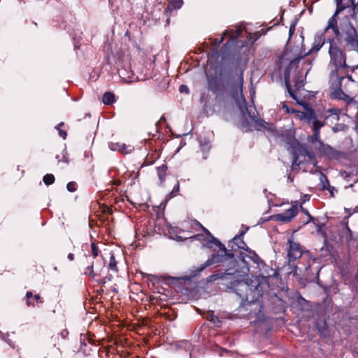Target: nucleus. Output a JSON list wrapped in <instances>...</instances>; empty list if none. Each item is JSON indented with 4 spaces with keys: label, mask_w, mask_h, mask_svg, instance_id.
Wrapping results in <instances>:
<instances>
[{
    "label": "nucleus",
    "mask_w": 358,
    "mask_h": 358,
    "mask_svg": "<svg viewBox=\"0 0 358 358\" xmlns=\"http://www.w3.org/2000/svg\"><path fill=\"white\" fill-rule=\"evenodd\" d=\"M231 288L242 299L236 310L237 317L254 319V322L264 319L263 305L259 301L263 296V288L257 278L235 280L231 282Z\"/></svg>",
    "instance_id": "1"
},
{
    "label": "nucleus",
    "mask_w": 358,
    "mask_h": 358,
    "mask_svg": "<svg viewBox=\"0 0 358 358\" xmlns=\"http://www.w3.org/2000/svg\"><path fill=\"white\" fill-rule=\"evenodd\" d=\"M215 244L219 248L217 253L212 255L204 264L198 267L194 268L190 271V277L194 278L198 276L206 268L213 265L217 264L226 267L225 271H219L213 273L208 277V282H214L219 279L227 278V276H233L240 273L235 268L236 260L234 253L227 250L225 245L222 244L217 238L211 236V240H209L206 245L210 248Z\"/></svg>",
    "instance_id": "2"
},
{
    "label": "nucleus",
    "mask_w": 358,
    "mask_h": 358,
    "mask_svg": "<svg viewBox=\"0 0 358 358\" xmlns=\"http://www.w3.org/2000/svg\"><path fill=\"white\" fill-rule=\"evenodd\" d=\"M336 5V10L333 15L328 21V24L324 29V32L329 29H332L335 38H338L340 34V30L338 26L337 17L344 10L348 13V16L352 20H357L358 16V0H334Z\"/></svg>",
    "instance_id": "3"
},
{
    "label": "nucleus",
    "mask_w": 358,
    "mask_h": 358,
    "mask_svg": "<svg viewBox=\"0 0 358 358\" xmlns=\"http://www.w3.org/2000/svg\"><path fill=\"white\" fill-rule=\"evenodd\" d=\"M329 43L328 53L330 57L329 66L334 67L332 71H336V75H338V71L347 67L346 55L338 45L334 38H327Z\"/></svg>",
    "instance_id": "4"
},
{
    "label": "nucleus",
    "mask_w": 358,
    "mask_h": 358,
    "mask_svg": "<svg viewBox=\"0 0 358 358\" xmlns=\"http://www.w3.org/2000/svg\"><path fill=\"white\" fill-rule=\"evenodd\" d=\"M293 148V167L299 166L302 163L307 162L308 161L306 160V158L309 159L310 163L315 164L316 159L315 155L312 152L309 151L304 145H302L297 141L296 145L294 146Z\"/></svg>",
    "instance_id": "5"
},
{
    "label": "nucleus",
    "mask_w": 358,
    "mask_h": 358,
    "mask_svg": "<svg viewBox=\"0 0 358 358\" xmlns=\"http://www.w3.org/2000/svg\"><path fill=\"white\" fill-rule=\"evenodd\" d=\"M248 257L257 264L258 275L262 279L267 280L277 275L276 271L266 265L256 253L252 252Z\"/></svg>",
    "instance_id": "6"
},
{
    "label": "nucleus",
    "mask_w": 358,
    "mask_h": 358,
    "mask_svg": "<svg viewBox=\"0 0 358 358\" xmlns=\"http://www.w3.org/2000/svg\"><path fill=\"white\" fill-rule=\"evenodd\" d=\"M344 79L343 76L336 75V71H331L330 74V83L331 97L333 99H345L347 96L341 90V82Z\"/></svg>",
    "instance_id": "7"
},
{
    "label": "nucleus",
    "mask_w": 358,
    "mask_h": 358,
    "mask_svg": "<svg viewBox=\"0 0 358 358\" xmlns=\"http://www.w3.org/2000/svg\"><path fill=\"white\" fill-rule=\"evenodd\" d=\"M287 252L289 264L294 263L303 255L301 245L299 242L294 241L293 236L288 238Z\"/></svg>",
    "instance_id": "8"
},
{
    "label": "nucleus",
    "mask_w": 358,
    "mask_h": 358,
    "mask_svg": "<svg viewBox=\"0 0 358 358\" xmlns=\"http://www.w3.org/2000/svg\"><path fill=\"white\" fill-rule=\"evenodd\" d=\"M344 41L352 50H358V34L356 29L350 23L344 30Z\"/></svg>",
    "instance_id": "9"
},
{
    "label": "nucleus",
    "mask_w": 358,
    "mask_h": 358,
    "mask_svg": "<svg viewBox=\"0 0 358 358\" xmlns=\"http://www.w3.org/2000/svg\"><path fill=\"white\" fill-rule=\"evenodd\" d=\"M305 56L306 55H304V54H303V55L292 59L284 71V77H285V83L286 87L287 89V91H288L290 96L296 101H297L296 96L295 93L294 92V91L292 90L290 83H289L290 71H291L292 68L297 67L300 60L301 59H303Z\"/></svg>",
    "instance_id": "10"
},
{
    "label": "nucleus",
    "mask_w": 358,
    "mask_h": 358,
    "mask_svg": "<svg viewBox=\"0 0 358 358\" xmlns=\"http://www.w3.org/2000/svg\"><path fill=\"white\" fill-rule=\"evenodd\" d=\"M243 103L244 106V109L245 113L248 115V116L255 122L256 124V129L258 131H271L272 125L269 123L264 121L263 119L257 118L255 115H252L249 111V109L247 106V102L244 98H243Z\"/></svg>",
    "instance_id": "11"
},
{
    "label": "nucleus",
    "mask_w": 358,
    "mask_h": 358,
    "mask_svg": "<svg viewBox=\"0 0 358 358\" xmlns=\"http://www.w3.org/2000/svg\"><path fill=\"white\" fill-rule=\"evenodd\" d=\"M299 211L297 205H292L291 208L285 210L282 213L275 215V220L280 221L283 223H287L292 221V220L296 216Z\"/></svg>",
    "instance_id": "12"
},
{
    "label": "nucleus",
    "mask_w": 358,
    "mask_h": 358,
    "mask_svg": "<svg viewBox=\"0 0 358 358\" xmlns=\"http://www.w3.org/2000/svg\"><path fill=\"white\" fill-rule=\"evenodd\" d=\"M339 236L340 241L342 244H345L350 247L354 243L352 232L349 228L348 224L341 229Z\"/></svg>",
    "instance_id": "13"
},
{
    "label": "nucleus",
    "mask_w": 358,
    "mask_h": 358,
    "mask_svg": "<svg viewBox=\"0 0 358 358\" xmlns=\"http://www.w3.org/2000/svg\"><path fill=\"white\" fill-rule=\"evenodd\" d=\"M325 33L326 32L324 31L323 34L315 36L313 47L308 50V52L304 53V55L307 56L314 52H317L322 48L324 43L327 42V39H325L324 36Z\"/></svg>",
    "instance_id": "14"
},
{
    "label": "nucleus",
    "mask_w": 358,
    "mask_h": 358,
    "mask_svg": "<svg viewBox=\"0 0 358 358\" xmlns=\"http://www.w3.org/2000/svg\"><path fill=\"white\" fill-rule=\"evenodd\" d=\"M315 148L322 155H325L329 158L336 157L338 154L336 150H335L330 145L324 144L323 142H320L319 145H315Z\"/></svg>",
    "instance_id": "15"
},
{
    "label": "nucleus",
    "mask_w": 358,
    "mask_h": 358,
    "mask_svg": "<svg viewBox=\"0 0 358 358\" xmlns=\"http://www.w3.org/2000/svg\"><path fill=\"white\" fill-rule=\"evenodd\" d=\"M208 89L217 93L222 90V81L221 80L215 76H211L208 79Z\"/></svg>",
    "instance_id": "16"
},
{
    "label": "nucleus",
    "mask_w": 358,
    "mask_h": 358,
    "mask_svg": "<svg viewBox=\"0 0 358 358\" xmlns=\"http://www.w3.org/2000/svg\"><path fill=\"white\" fill-rule=\"evenodd\" d=\"M109 148L113 151H118L122 154H128L132 151V147L122 143H109Z\"/></svg>",
    "instance_id": "17"
},
{
    "label": "nucleus",
    "mask_w": 358,
    "mask_h": 358,
    "mask_svg": "<svg viewBox=\"0 0 358 358\" xmlns=\"http://www.w3.org/2000/svg\"><path fill=\"white\" fill-rule=\"evenodd\" d=\"M182 4V0H171L164 10V15H169L171 14L173 10L180 9Z\"/></svg>",
    "instance_id": "18"
},
{
    "label": "nucleus",
    "mask_w": 358,
    "mask_h": 358,
    "mask_svg": "<svg viewBox=\"0 0 358 358\" xmlns=\"http://www.w3.org/2000/svg\"><path fill=\"white\" fill-rule=\"evenodd\" d=\"M119 76L122 78V80L126 83H132L135 80L134 78V73L132 71H128L126 68L122 67L118 69Z\"/></svg>",
    "instance_id": "19"
},
{
    "label": "nucleus",
    "mask_w": 358,
    "mask_h": 358,
    "mask_svg": "<svg viewBox=\"0 0 358 358\" xmlns=\"http://www.w3.org/2000/svg\"><path fill=\"white\" fill-rule=\"evenodd\" d=\"M320 185L322 187V189L328 190L330 192L331 195L333 196L334 187L330 185L327 177L322 172L320 174Z\"/></svg>",
    "instance_id": "20"
},
{
    "label": "nucleus",
    "mask_w": 358,
    "mask_h": 358,
    "mask_svg": "<svg viewBox=\"0 0 358 358\" xmlns=\"http://www.w3.org/2000/svg\"><path fill=\"white\" fill-rule=\"evenodd\" d=\"M167 169L168 166L166 164H163L156 168L157 173L161 185L165 182Z\"/></svg>",
    "instance_id": "21"
},
{
    "label": "nucleus",
    "mask_w": 358,
    "mask_h": 358,
    "mask_svg": "<svg viewBox=\"0 0 358 358\" xmlns=\"http://www.w3.org/2000/svg\"><path fill=\"white\" fill-rule=\"evenodd\" d=\"M103 264H102L101 268L100 269H97L96 271H94V264L92 263L91 265L88 266L85 268V274L89 275L93 279H94L96 276H100L101 270L103 268Z\"/></svg>",
    "instance_id": "22"
},
{
    "label": "nucleus",
    "mask_w": 358,
    "mask_h": 358,
    "mask_svg": "<svg viewBox=\"0 0 358 358\" xmlns=\"http://www.w3.org/2000/svg\"><path fill=\"white\" fill-rule=\"evenodd\" d=\"M302 114L303 115L301 118L306 119L309 124L312 123L317 118L315 110L312 108L307 109L306 113H303Z\"/></svg>",
    "instance_id": "23"
},
{
    "label": "nucleus",
    "mask_w": 358,
    "mask_h": 358,
    "mask_svg": "<svg viewBox=\"0 0 358 358\" xmlns=\"http://www.w3.org/2000/svg\"><path fill=\"white\" fill-rule=\"evenodd\" d=\"M200 148H201V150L203 153V158L204 159H206L208 157V153L209 152L210 150L211 149L210 142L206 139L200 141Z\"/></svg>",
    "instance_id": "24"
},
{
    "label": "nucleus",
    "mask_w": 358,
    "mask_h": 358,
    "mask_svg": "<svg viewBox=\"0 0 358 358\" xmlns=\"http://www.w3.org/2000/svg\"><path fill=\"white\" fill-rule=\"evenodd\" d=\"M102 101L106 105H110L115 101V95L113 93L106 92L103 94Z\"/></svg>",
    "instance_id": "25"
},
{
    "label": "nucleus",
    "mask_w": 358,
    "mask_h": 358,
    "mask_svg": "<svg viewBox=\"0 0 358 358\" xmlns=\"http://www.w3.org/2000/svg\"><path fill=\"white\" fill-rule=\"evenodd\" d=\"M320 131H313V134L311 136H308V141L309 142H310L312 144H313L314 146L319 145V143L322 142L320 140Z\"/></svg>",
    "instance_id": "26"
},
{
    "label": "nucleus",
    "mask_w": 358,
    "mask_h": 358,
    "mask_svg": "<svg viewBox=\"0 0 358 358\" xmlns=\"http://www.w3.org/2000/svg\"><path fill=\"white\" fill-rule=\"evenodd\" d=\"M234 243L237 245L239 249H245L246 243L243 241V237L236 235L232 239Z\"/></svg>",
    "instance_id": "27"
},
{
    "label": "nucleus",
    "mask_w": 358,
    "mask_h": 358,
    "mask_svg": "<svg viewBox=\"0 0 358 358\" xmlns=\"http://www.w3.org/2000/svg\"><path fill=\"white\" fill-rule=\"evenodd\" d=\"M300 209L301 210V212H303L306 216L308 217V220L307 221H306L303 224H307L308 223L310 222V221H315V217H313L310 213L308 212V210L306 208H304L302 206V203H300Z\"/></svg>",
    "instance_id": "28"
},
{
    "label": "nucleus",
    "mask_w": 358,
    "mask_h": 358,
    "mask_svg": "<svg viewBox=\"0 0 358 358\" xmlns=\"http://www.w3.org/2000/svg\"><path fill=\"white\" fill-rule=\"evenodd\" d=\"M328 113H329V115L327 117V119L329 118V117H332L333 119L336 120H338V116H339V114H340V110L337 109V108H330L328 110Z\"/></svg>",
    "instance_id": "29"
},
{
    "label": "nucleus",
    "mask_w": 358,
    "mask_h": 358,
    "mask_svg": "<svg viewBox=\"0 0 358 358\" xmlns=\"http://www.w3.org/2000/svg\"><path fill=\"white\" fill-rule=\"evenodd\" d=\"M108 266L111 270L117 271V262L115 260L114 254L112 252L110 253Z\"/></svg>",
    "instance_id": "30"
},
{
    "label": "nucleus",
    "mask_w": 358,
    "mask_h": 358,
    "mask_svg": "<svg viewBox=\"0 0 358 358\" xmlns=\"http://www.w3.org/2000/svg\"><path fill=\"white\" fill-rule=\"evenodd\" d=\"M312 124L313 126V131H320V129L324 125V122L318 120L317 118L316 120H315L312 122Z\"/></svg>",
    "instance_id": "31"
},
{
    "label": "nucleus",
    "mask_w": 358,
    "mask_h": 358,
    "mask_svg": "<svg viewBox=\"0 0 358 358\" xmlns=\"http://www.w3.org/2000/svg\"><path fill=\"white\" fill-rule=\"evenodd\" d=\"M43 180L45 185H50L55 182V176L52 174H46L44 176Z\"/></svg>",
    "instance_id": "32"
},
{
    "label": "nucleus",
    "mask_w": 358,
    "mask_h": 358,
    "mask_svg": "<svg viewBox=\"0 0 358 358\" xmlns=\"http://www.w3.org/2000/svg\"><path fill=\"white\" fill-rule=\"evenodd\" d=\"M64 122H60L59 124H58L57 126H56V129H57L58 131V133H59V135L63 138V139H66V136H67V134L65 131L62 130V129H61L60 127L64 126Z\"/></svg>",
    "instance_id": "33"
},
{
    "label": "nucleus",
    "mask_w": 358,
    "mask_h": 358,
    "mask_svg": "<svg viewBox=\"0 0 358 358\" xmlns=\"http://www.w3.org/2000/svg\"><path fill=\"white\" fill-rule=\"evenodd\" d=\"M99 248L95 243H91V252L94 258H96L99 255Z\"/></svg>",
    "instance_id": "34"
},
{
    "label": "nucleus",
    "mask_w": 358,
    "mask_h": 358,
    "mask_svg": "<svg viewBox=\"0 0 358 358\" xmlns=\"http://www.w3.org/2000/svg\"><path fill=\"white\" fill-rule=\"evenodd\" d=\"M296 23H297V22H296V20H294V21L291 23V24H290V26H289V38H288V41H287V42H289V40H290V38H291L292 36L294 34V31H295V27H296Z\"/></svg>",
    "instance_id": "35"
},
{
    "label": "nucleus",
    "mask_w": 358,
    "mask_h": 358,
    "mask_svg": "<svg viewBox=\"0 0 358 358\" xmlns=\"http://www.w3.org/2000/svg\"><path fill=\"white\" fill-rule=\"evenodd\" d=\"M66 189L70 192H74L77 189V184L75 182H69L66 185Z\"/></svg>",
    "instance_id": "36"
},
{
    "label": "nucleus",
    "mask_w": 358,
    "mask_h": 358,
    "mask_svg": "<svg viewBox=\"0 0 358 358\" xmlns=\"http://www.w3.org/2000/svg\"><path fill=\"white\" fill-rule=\"evenodd\" d=\"M34 297V295L32 294L31 292L29 291L26 293V296H25V298H26V303L28 306H34V303H32L30 300L31 298Z\"/></svg>",
    "instance_id": "37"
},
{
    "label": "nucleus",
    "mask_w": 358,
    "mask_h": 358,
    "mask_svg": "<svg viewBox=\"0 0 358 358\" xmlns=\"http://www.w3.org/2000/svg\"><path fill=\"white\" fill-rule=\"evenodd\" d=\"M282 108L285 110L287 114H293L297 112L294 108H289L285 102L282 103Z\"/></svg>",
    "instance_id": "38"
},
{
    "label": "nucleus",
    "mask_w": 358,
    "mask_h": 358,
    "mask_svg": "<svg viewBox=\"0 0 358 358\" xmlns=\"http://www.w3.org/2000/svg\"><path fill=\"white\" fill-rule=\"evenodd\" d=\"M310 222H313L314 224V225L317 228L318 231H321L322 228L324 227V224L319 222V221L316 218L315 221H310Z\"/></svg>",
    "instance_id": "39"
},
{
    "label": "nucleus",
    "mask_w": 358,
    "mask_h": 358,
    "mask_svg": "<svg viewBox=\"0 0 358 358\" xmlns=\"http://www.w3.org/2000/svg\"><path fill=\"white\" fill-rule=\"evenodd\" d=\"M179 91L181 93H185V94L189 93V87L185 85H181L179 87Z\"/></svg>",
    "instance_id": "40"
},
{
    "label": "nucleus",
    "mask_w": 358,
    "mask_h": 358,
    "mask_svg": "<svg viewBox=\"0 0 358 358\" xmlns=\"http://www.w3.org/2000/svg\"><path fill=\"white\" fill-rule=\"evenodd\" d=\"M179 189H180V185H179V182H178L177 184L173 187V188L171 192V194L172 195V196H176V194L179 192Z\"/></svg>",
    "instance_id": "41"
},
{
    "label": "nucleus",
    "mask_w": 358,
    "mask_h": 358,
    "mask_svg": "<svg viewBox=\"0 0 358 358\" xmlns=\"http://www.w3.org/2000/svg\"><path fill=\"white\" fill-rule=\"evenodd\" d=\"M227 34V31L226 30L224 31L223 36L220 38H217L215 40V44L217 46L220 45L224 41V36H225Z\"/></svg>",
    "instance_id": "42"
},
{
    "label": "nucleus",
    "mask_w": 358,
    "mask_h": 358,
    "mask_svg": "<svg viewBox=\"0 0 358 358\" xmlns=\"http://www.w3.org/2000/svg\"><path fill=\"white\" fill-rule=\"evenodd\" d=\"M34 299L36 300V303H42L43 301L41 299V296L38 294H35L34 296Z\"/></svg>",
    "instance_id": "43"
},
{
    "label": "nucleus",
    "mask_w": 358,
    "mask_h": 358,
    "mask_svg": "<svg viewBox=\"0 0 358 358\" xmlns=\"http://www.w3.org/2000/svg\"><path fill=\"white\" fill-rule=\"evenodd\" d=\"M303 81H296L295 83V87L299 90L301 87H303Z\"/></svg>",
    "instance_id": "44"
},
{
    "label": "nucleus",
    "mask_w": 358,
    "mask_h": 358,
    "mask_svg": "<svg viewBox=\"0 0 358 358\" xmlns=\"http://www.w3.org/2000/svg\"><path fill=\"white\" fill-rule=\"evenodd\" d=\"M248 230V227H246L245 229L241 230L238 235L241 237H243L244 234L247 232Z\"/></svg>",
    "instance_id": "45"
},
{
    "label": "nucleus",
    "mask_w": 358,
    "mask_h": 358,
    "mask_svg": "<svg viewBox=\"0 0 358 358\" xmlns=\"http://www.w3.org/2000/svg\"><path fill=\"white\" fill-rule=\"evenodd\" d=\"M309 199H310V196L309 195H308V194L303 195V202L301 203H303L306 201H309Z\"/></svg>",
    "instance_id": "46"
},
{
    "label": "nucleus",
    "mask_w": 358,
    "mask_h": 358,
    "mask_svg": "<svg viewBox=\"0 0 358 358\" xmlns=\"http://www.w3.org/2000/svg\"><path fill=\"white\" fill-rule=\"evenodd\" d=\"M239 81H240L241 85L242 86V85H243V73H240V76H239Z\"/></svg>",
    "instance_id": "47"
},
{
    "label": "nucleus",
    "mask_w": 358,
    "mask_h": 358,
    "mask_svg": "<svg viewBox=\"0 0 358 358\" xmlns=\"http://www.w3.org/2000/svg\"><path fill=\"white\" fill-rule=\"evenodd\" d=\"M68 259L70 260V261H73L74 259V255L72 253H69L68 255Z\"/></svg>",
    "instance_id": "48"
},
{
    "label": "nucleus",
    "mask_w": 358,
    "mask_h": 358,
    "mask_svg": "<svg viewBox=\"0 0 358 358\" xmlns=\"http://www.w3.org/2000/svg\"><path fill=\"white\" fill-rule=\"evenodd\" d=\"M171 14H169V15H166V24H169L170 22V17Z\"/></svg>",
    "instance_id": "49"
},
{
    "label": "nucleus",
    "mask_w": 358,
    "mask_h": 358,
    "mask_svg": "<svg viewBox=\"0 0 358 358\" xmlns=\"http://www.w3.org/2000/svg\"><path fill=\"white\" fill-rule=\"evenodd\" d=\"M245 271H243V273L244 274H245V273H246V272H248V271H249V268H248V266H245Z\"/></svg>",
    "instance_id": "50"
},
{
    "label": "nucleus",
    "mask_w": 358,
    "mask_h": 358,
    "mask_svg": "<svg viewBox=\"0 0 358 358\" xmlns=\"http://www.w3.org/2000/svg\"><path fill=\"white\" fill-rule=\"evenodd\" d=\"M64 160L65 162H66V163L69 162L67 158L64 157Z\"/></svg>",
    "instance_id": "51"
},
{
    "label": "nucleus",
    "mask_w": 358,
    "mask_h": 358,
    "mask_svg": "<svg viewBox=\"0 0 358 358\" xmlns=\"http://www.w3.org/2000/svg\"><path fill=\"white\" fill-rule=\"evenodd\" d=\"M230 39L234 41L235 39V38L234 36H231Z\"/></svg>",
    "instance_id": "52"
},
{
    "label": "nucleus",
    "mask_w": 358,
    "mask_h": 358,
    "mask_svg": "<svg viewBox=\"0 0 358 358\" xmlns=\"http://www.w3.org/2000/svg\"><path fill=\"white\" fill-rule=\"evenodd\" d=\"M229 41L227 42L225 44H224V47H226L228 44H229Z\"/></svg>",
    "instance_id": "53"
},
{
    "label": "nucleus",
    "mask_w": 358,
    "mask_h": 358,
    "mask_svg": "<svg viewBox=\"0 0 358 358\" xmlns=\"http://www.w3.org/2000/svg\"><path fill=\"white\" fill-rule=\"evenodd\" d=\"M357 67H358V66H357Z\"/></svg>",
    "instance_id": "54"
}]
</instances>
